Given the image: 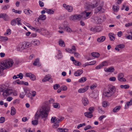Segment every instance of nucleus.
<instances>
[{"mask_svg": "<svg viewBox=\"0 0 132 132\" xmlns=\"http://www.w3.org/2000/svg\"><path fill=\"white\" fill-rule=\"evenodd\" d=\"M50 110V106L49 105H45L39 109L36 112L35 115V119L37 120L41 117L45 121L48 116V113Z\"/></svg>", "mask_w": 132, "mask_h": 132, "instance_id": "nucleus-1", "label": "nucleus"}, {"mask_svg": "<svg viewBox=\"0 0 132 132\" xmlns=\"http://www.w3.org/2000/svg\"><path fill=\"white\" fill-rule=\"evenodd\" d=\"M14 64L13 60L11 59H9L4 61L0 65V76L2 75L3 70L11 68Z\"/></svg>", "mask_w": 132, "mask_h": 132, "instance_id": "nucleus-2", "label": "nucleus"}, {"mask_svg": "<svg viewBox=\"0 0 132 132\" xmlns=\"http://www.w3.org/2000/svg\"><path fill=\"white\" fill-rule=\"evenodd\" d=\"M115 92V87L112 85H110L104 90L103 95L105 97H110L114 94Z\"/></svg>", "mask_w": 132, "mask_h": 132, "instance_id": "nucleus-3", "label": "nucleus"}, {"mask_svg": "<svg viewBox=\"0 0 132 132\" xmlns=\"http://www.w3.org/2000/svg\"><path fill=\"white\" fill-rule=\"evenodd\" d=\"M99 4V2L98 1L94 0V1L93 3L89 4L87 6H85V8L87 10L89 9L90 8H93L96 7Z\"/></svg>", "mask_w": 132, "mask_h": 132, "instance_id": "nucleus-4", "label": "nucleus"}, {"mask_svg": "<svg viewBox=\"0 0 132 132\" xmlns=\"http://www.w3.org/2000/svg\"><path fill=\"white\" fill-rule=\"evenodd\" d=\"M12 93V91L10 89H5L3 91V95L4 98L5 99L7 96L11 94Z\"/></svg>", "mask_w": 132, "mask_h": 132, "instance_id": "nucleus-5", "label": "nucleus"}, {"mask_svg": "<svg viewBox=\"0 0 132 132\" xmlns=\"http://www.w3.org/2000/svg\"><path fill=\"white\" fill-rule=\"evenodd\" d=\"M124 75L122 73H120L118 74L117 76L118 79V80L120 82H123L126 81V79L123 78Z\"/></svg>", "mask_w": 132, "mask_h": 132, "instance_id": "nucleus-6", "label": "nucleus"}, {"mask_svg": "<svg viewBox=\"0 0 132 132\" xmlns=\"http://www.w3.org/2000/svg\"><path fill=\"white\" fill-rule=\"evenodd\" d=\"M65 50L67 52L73 54L76 51V49L75 46L72 45L71 47V49L69 48H66L65 49Z\"/></svg>", "mask_w": 132, "mask_h": 132, "instance_id": "nucleus-7", "label": "nucleus"}, {"mask_svg": "<svg viewBox=\"0 0 132 132\" xmlns=\"http://www.w3.org/2000/svg\"><path fill=\"white\" fill-rule=\"evenodd\" d=\"M63 6L69 12H71L73 11V8L71 6L67 5L66 4H64L63 5Z\"/></svg>", "mask_w": 132, "mask_h": 132, "instance_id": "nucleus-8", "label": "nucleus"}, {"mask_svg": "<svg viewBox=\"0 0 132 132\" xmlns=\"http://www.w3.org/2000/svg\"><path fill=\"white\" fill-rule=\"evenodd\" d=\"M91 12H87L86 11H84L82 13V16H83L85 19H88L91 16Z\"/></svg>", "mask_w": 132, "mask_h": 132, "instance_id": "nucleus-9", "label": "nucleus"}, {"mask_svg": "<svg viewBox=\"0 0 132 132\" xmlns=\"http://www.w3.org/2000/svg\"><path fill=\"white\" fill-rule=\"evenodd\" d=\"M104 11L105 10L103 9L102 8V6H99L95 9V13H97L98 12L102 13L104 12Z\"/></svg>", "mask_w": 132, "mask_h": 132, "instance_id": "nucleus-10", "label": "nucleus"}, {"mask_svg": "<svg viewBox=\"0 0 132 132\" xmlns=\"http://www.w3.org/2000/svg\"><path fill=\"white\" fill-rule=\"evenodd\" d=\"M82 17V16L80 15H75L70 17V19L71 20H76L79 19Z\"/></svg>", "mask_w": 132, "mask_h": 132, "instance_id": "nucleus-11", "label": "nucleus"}, {"mask_svg": "<svg viewBox=\"0 0 132 132\" xmlns=\"http://www.w3.org/2000/svg\"><path fill=\"white\" fill-rule=\"evenodd\" d=\"M26 77H29L30 79L33 81L35 80H36V77L33 74L30 73H27L26 74Z\"/></svg>", "mask_w": 132, "mask_h": 132, "instance_id": "nucleus-12", "label": "nucleus"}, {"mask_svg": "<svg viewBox=\"0 0 132 132\" xmlns=\"http://www.w3.org/2000/svg\"><path fill=\"white\" fill-rule=\"evenodd\" d=\"M31 44L35 46H38L40 44V42L38 40L34 39L31 41Z\"/></svg>", "mask_w": 132, "mask_h": 132, "instance_id": "nucleus-13", "label": "nucleus"}, {"mask_svg": "<svg viewBox=\"0 0 132 132\" xmlns=\"http://www.w3.org/2000/svg\"><path fill=\"white\" fill-rule=\"evenodd\" d=\"M64 30L68 32H76V31H72L71 29L66 24H64Z\"/></svg>", "mask_w": 132, "mask_h": 132, "instance_id": "nucleus-14", "label": "nucleus"}, {"mask_svg": "<svg viewBox=\"0 0 132 132\" xmlns=\"http://www.w3.org/2000/svg\"><path fill=\"white\" fill-rule=\"evenodd\" d=\"M88 86H87L84 88H81L78 90V92L79 93H82L86 92L88 89Z\"/></svg>", "mask_w": 132, "mask_h": 132, "instance_id": "nucleus-15", "label": "nucleus"}, {"mask_svg": "<svg viewBox=\"0 0 132 132\" xmlns=\"http://www.w3.org/2000/svg\"><path fill=\"white\" fill-rule=\"evenodd\" d=\"M83 72L82 70H78L74 73V75L76 76H79L83 73Z\"/></svg>", "mask_w": 132, "mask_h": 132, "instance_id": "nucleus-16", "label": "nucleus"}, {"mask_svg": "<svg viewBox=\"0 0 132 132\" xmlns=\"http://www.w3.org/2000/svg\"><path fill=\"white\" fill-rule=\"evenodd\" d=\"M23 43H20L19 44L17 47V49L20 51H21L25 49Z\"/></svg>", "mask_w": 132, "mask_h": 132, "instance_id": "nucleus-17", "label": "nucleus"}, {"mask_svg": "<svg viewBox=\"0 0 132 132\" xmlns=\"http://www.w3.org/2000/svg\"><path fill=\"white\" fill-rule=\"evenodd\" d=\"M82 103L84 106H86L88 104L89 102L87 98L84 97L82 99Z\"/></svg>", "mask_w": 132, "mask_h": 132, "instance_id": "nucleus-18", "label": "nucleus"}, {"mask_svg": "<svg viewBox=\"0 0 132 132\" xmlns=\"http://www.w3.org/2000/svg\"><path fill=\"white\" fill-rule=\"evenodd\" d=\"M105 72H113L114 71V69L113 68L110 67L108 68H106L104 69Z\"/></svg>", "mask_w": 132, "mask_h": 132, "instance_id": "nucleus-19", "label": "nucleus"}, {"mask_svg": "<svg viewBox=\"0 0 132 132\" xmlns=\"http://www.w3.org/2000/svg\"><path fill=\"white\" fill-rule=\"evenodd\" d=\"M46 19V15L44 14L40 15L37 19V22H39V20H45Z\"/></svg>", "mask_w": 132, "mask_h": 132, "instance_id": "nucleus-20", "label": "nucleus"}, {"mask_svg": "<svg viewBox=\"0 0 132 132\" xmlns=\"http://www.w3.org/2000/svg\"><path fill=\"white\" fill-rule=\"evenodd\" d=\"M106 38L104 36H102L100 38H98L97 39V41L99 42H103Z\"/></svg>", "mask_w": 132, "mask_h": 132, "instance_id": "nucleus-21", "label": "nucleus"}, {"mask_svg": "<svg viewBox=\"0 0 132 132\" xmlns=\"http://www.w3.org/2000/svg\"><path fill=\"white\" fill-rule=\"evenodd\" d=\"M1 18H2L3 19L6 21H7L8 20V16L5 13H1Z\"/></svg>", "mask_w": 132, "mask_h": 132, "instance_id": "nucleus-22", "label": "nucleus"}, {"mask_svg": "<svg viewBox=\"0 0 132 132\" xmlns=\"http://www.w3.org/2000/svg\"><path fill=\"white\" fill-rule=\"evenodd\" d=\"M84 114L86 117L88 118H91L93 116V115L92 114V113L90 112H86L84 113Z\"/></svg>", "mask_w": 132, "mask_h": 132, "instance_id": "nucleus-23", "label": "nucleus"}, {"mask_svg": "<svg viewBox=\"0 0 132 132\" xmlns=\"http://www.w3.org/2000/svg\"><path fill=\"white\" fill-rule=\"evenodd\" d=\"M19 80L18 79L16 81V83L18 84H23L25 85L28 86V83L27 82L24 81L21 82L19 81Z\"/></svg>", "mask_w": 132, "mask_h": 132, "instance_id": "nucleus-24", "label": "nucleus"}, {"mask_svg": "<svg viewBox=\"0 0 132 132\" xmlns=\"http://www.w3.org/2000/svg\"><path fill=\"white\" fill-rule=\"evenodd\" d=\"M33 65L34 66H38L40 65L39 63V60L37 58L36 59L33 63Z\"/></svg>", "mask_w": 132, "mask_h": 132, "instance_id": "nucleus-25", "label": "nucleus"}, {"mask_svg": "<svg viewBox=\"0 0 132 132\" xmlns=\"http://www.w3.org/2000/svg\"><path fill=\"white\" fill-rule=\"evenodd\" d=\"M25 14H29L30 15L32 13V11L28 9H25L23 10Z\"/></svg>", "mask_w": 132, "mask_h": 132, "instance_id": "nucleus-26", "label": "nucleus"}, {"mask_svg": "<svg viewBox=\"0 0 132 132\" xmlns=\"http://www.w3.org/2000/svg\"><path fill=\"white\" fill-rule=\"evenodd\" d=\"M114 35L112 33H110L109 34L108 36L111 41H114L115 39V37L114 36Z\"/></svg>", "mask_w": 132, "mask_h": 132, "instance_id": "nucleus-27", "label": "nucleus"}, {"mask_svg": "<svg viewBox=\"0 0 132 132\" xmlns=\"http://www.w3.org/2000/svg\"><path fill=\"white\" fill-rule=\"evenodd\" d=\"M25 48H26L30 47L31 44L29 42H25L23 43Z\"/></svg>", "mask_w": 132, "mask_h": 132, "instance_id": "nucleus-28", "label": "nucleus"}, {"mask_svg": "<svg viewBox=\"0 0 132 132\" xmlns=\"http://www.w3.org/2000/svg\"><path fill=\"white\" fill-rule=\"evenodd\" d=\"M60 121V120L58 119L57 121L55 123H54V125L53 126V127L54 128H56L59 127Z\"/></svg>", "mask_w": 132, "mask_h": 132, "instance_id": "nucleus-29", "label": "nucleus"}, {"mask_svg": "<svg viewBox=\"0 0 132 132\" xmlns=\"http://www.w3.org/2000/svg\"><path fill=\"white\" fill-rule=\"evenodd\" d=\"M8 40V38L7 37L0 36V41L5 42L7 41Z\"/></svg>", "mask_w": 132, "mask_h": 132, "instance_id": "nucleus-30", "label": "nucleus"}, {"mask_svg": "<svg viewBox=\"0 0 132 132\" xmlns=\"http://www.w3.org/2000/svg\"><path fill=\"white\" fill-rule=\"evenodd\" d=\"M16 110L14 107H12L11 108V115L12 116L14 115L16 113Z\"/></svg>", "mask_w": 132, "mask_h": 132, "instance_id": "nucleus-31", "label": "nucleus"}, {"mask_svg": "<svg viewBox=\"0 0 132 132\" xmlns=\"http://www.w3.org/2000/svg\"><path fill=\"white\" fill-rule=\"evenodd\" d=\"M33 28H34V29H32V30L38 32H41L42 29L39 28L38 27H33Z\"/></svg>", "mask_w": 132, "mask_h": 132, "instance_id": "nucleus-32", "label": "nucleus"}, {"mask_svg": "<svg viewBox=\"0 0 132 132\" xmlns=\"http://www.w3.org/2000/svg\"><path fill=\"white\" fill-rule=\"evenodd\" d=\"M92 55L95 57H98L100 56L99 54L97 52H93L91 53Z\"/></svg>", "mask_w": 132, "mask_h": 132, "instance_id": "nucleus-33", "label": "nucleus"}, {"mask_svg": "<svg viewBox=\"0 0 132 132\" xmlns=\"http://www.w3.org/2000/svg\"><path fill=\"white\" fill-rule=\"evenodd\" d=\"M59 45L63 47L65 46V44L64 42L62 40H60L59 41Z\"/></svg>", "mask_w": 132, "mask_h": 132, "instance_id": "nucleus-34", "label": "nucleus"}, {"mask_svg": "<svg viewBox=\"0 0 132 132\" xmlns=\"http://www.w3.org/2000/svg\"><path fill=\"white\" fill-rule=\"evenodd\" d=\"M53 106L55 108L59 109L60 107V104L57 103H54L53 104Z\"/></svg>", "mask_w": 132, "mask_h": 132, "instance_id": "nucleus-35", "label": "nucleus"}, {"mask_svg": "<svg viewBox=\"0 0 132 132\" xmlns=\"http://www.w3.org/2000/svg\"><path fill=\"white\" fill-rule=\"evenodd\" d=\"M120 109V106H117L115 107L113 110V111L114 112H117Z\"/></svg>", "mask_w": 132, "mask_h": 132, "instance_id": "nucleus-36", "label": "nucleus"}, {"mask_svg": "<svg viewBox=\"0 0 132 132\" xmlns=\"http://www.w3.org/2000/svg\"><path fill=\"white\" fill-rule=\"evenodd\" d=\"M87 80V78L86 77H83L80 79L79 82H80L82 83L84 82Z\"/></svg>", "mask_w": 132, "mask_h": 132, "instance_id": "nucleus-37", "label": "nucleus"}, {"mask_svg": "<svg viewBox=\"0 0 132 132\" xmlns=\"http://www.w3.org/2000/svg\"><path fill=\"white\" fill-rule=\"evenodd\" d=\"M24 23L26 26L29 28L31 30L32 29H34L33 27L31 26V25L28 23L26 22H24Z\"/></svg>", "mask_w": 132, "mask_h": 132, "instance_id": "nucleus-38", "label": "nucleus"}, {"mask_svg": "<svg viewBox=\"0 0 132 132\" xmlns=\"http://www.w3.org/2000/svg\"><path fill=\"white\" fill-rule=\"evenodd\" d=\"M46 12L48 14H53L54 13V11L51 9L47 10Z\"/></svg>", "mask_w": 132, "mask_h": 132, "instance_id": "nucleus-39", "label": "nucleus"}, {"mask_svg": "<svg viewBox=\"0 0 132 132\" xmlns=\"http://www.w3.org/2000/svg\"><path fill=\"white\" fill-rule=\"evenodd\" d=\"M120 87L121 88L128 89L129 88V86L127 85H121Z\"/></svg>", "mask_w": 132, "mask_h": 132, "instance_id": "nucleus-40", "label": "nucleus"}, {"mask_svg": "<svg viewBox=\"0 0 132 132\" xmlns=\"http://www.w3.org/2000/svg\"><path fill=\"white\" fill-rule=\"evenodd\" d=\"M58 119H56V118L55 117H53L51 119V122L52 123H54L55 121H57Z\"/></svg>", "mask_w": 132, "mask_h": 132, "instance_id": "nucleus-41", "label": "nucleus"}, {"mask_svg": "<svg viewBox=\"0 0 132 132\" xmlns=\"http://www.w3.org/2000/svg\"><path fill=\"white\" fill-rule=\"evenodd\" d=\"M113 9L115 12H117L119 9V6L118 5L115 6L113 5Z\"/></svg>", "mask_w": 132, "mask_h": 132, "instance_id": "nucleus-42", "label": "nucleus"}, {"mask_svg": "<svg viewBox=\"0 0 132 132\" xmlns=\"http://www.w3.org/2000/svg\"><path fill=\"white\" fill-rule=\"evenodd\" d=\"M95 28L96 32H99L102 30L101 27H96Z\"/></svg>", "mask_w": 132, "mask_h": 132, "instance_id": "nucleus-43", "label": "nucleus"}, {"mask_svg": "<svg viewBox=\"0 0 132 132\" xmlns=\"http://www.w3.org/2000/svg\"><path fill=\"white\" fill-rule=\"evenodd\" d=\"M11 33V30L10 29H9L7 30L6 32L4 34V35L6 36L7 35H10Z\"/></svg>", "mask_w": 132, "mask_h": 132, "instance_id": "nucleus-44", "label": "nucleus"}, {"mask_svg": "<svg viewBox=\"0 0 132 132\" xmlns=\"http://www.w3.org/2000/svg\"><path fill=\"white\" fill-rule=\"evenodd\" d=\"M117 46L118 47L121 49H123L124 48L125 46V45L122 44L117 45Z\"/></svg>", "mask_w": 132, "mask_h": 132, "instance_id": "nucleus-45", "label": "nucleus"}, {"mask_svg": "<svg viewBox=\"0 0 132 132\" xmlns=\"http://www.w3.org/2000/svg\"><path fill=\"white\" fill-rule=\"evenodd\" d=\"M73 63L74 64L76 65L80 66L81 65L80 62L75 60L73 61Z\"/></svg>", "mask_w": 132, "mask_h": 132, "instance_id": "nucleus-46", "label": "nucleus"}, {"mask_svg": "<svg viewBox=\"0 0 132 132\" xmlns=\"http://www.w3.org/2000/svg\"><path fill=\"white\" fill-rule=\"evenodd\" d=\"M93 129V127L91 126L90 125H88L84 127V129L85 131H86L88 129Z\"/></svg>", "mask_w": 132, "mask_h": 132, "instance_id": "nucleus-47", "label": "nucleus"}, {"mask_svg": "<svg viewBox=\"0 0 132 132\" xmlns=\"http://www.w3.org/2000/svg\"><path fill=\"white\" fill-rule=\"evenodd\" d=\"M32 125H36L38 124V121L37 120H35L32 121L31 122Z\"/></svg>", "mask_w": 132, "mask_h": 132, "instance_id": "nucleus-48", "label": "nucleus"}, {"mask_svg": "<svg viewBox=\"0 0 132 132\" xmlns=\"http://www.w3.org/2000/svg\"><path fill=\"white\" fill-rule=\"evenodd\" d=\"M10 5H5L2 8V9L4 10H6L8 9L10 7Z\"/></svg>", "mask_w": 132, "mask_h": 132, "instance_id": "nucleus-49", "label": "nucleus"}, {"mask_svg": "<svg viewBox=\"0 0 132 132\" xmlns=\"http://www.w3.org/2000/svg\"><path fill=\"white\" fill-rule=\"evenodd\" d=\"M58 57L59 58H61L62 57L61 52L59 50H58V53L57 54Z\"/></svg>", "mask_w": 132, "mask_h": 132, "instance_id": "nucleus-50", "label": "nucleus"}, {"mask_svg": "<svg viewBox=\"0 0 132 132\" xmlns=\"http://www.w3.org/2000/svg\"><path fill=\"white\" fill-rule=\"evenodd\" d=\"M103 67L104 66H106L108 65V63L106 61H104L101 63Z\"/></svg>", "mask_w": 132, "mask_h": 132, "instance_id": "nucleus-51", "label": "nucleus"}, {"mask_svg": "<svg viewBox=\"0 0 132 132\" xmlns=\"http://www.w3.org/2000/svg\"><path fill=\"white\" fill-rule=\"evenodd\" d=\"M102 106L104 107H106L108 105V103L105 101H104L102 103Z\"/></svg>", "mask_w": 132, "mask_h": 132, "instance_id": "nucleus-52", "label": "nucleus"}, {"mask_svg": "<svg viewBox=\"0 0 132 132\" xmlns=\"http://www.w3.org/2000/svg\"><path fill=\"white\" fill-rule=\"evenodd\" d=\"M74 53V54L75 57H76L79 58L80 57V54L77 52H74L73 53Z\"/></svg>", "mask_w": 132, "mask_h": 132, "instance_id": "nucleus-53", "label": "nucleus"}, {"mask_svg": "<svg viewBox=\"0 0 132 132\" xmlns=\"http://www.w3.org/2000/svg\"><path fill=\"white\" fill-rule=\"evenodd\" d=\"M39 6L41 7H42L44 6V3L41 1H39Z\"/></svg>", "mask_w": 132, "mask_h": 132, "instance_id": "nucleus-54", "label": "nucleus"}, {"mask_svg": "<svg viewBox=\"0 0 132 132\" xmlns=\"http://www.w3.org/2000/svg\"><path fill=\"white\" fill-rule=\"evenodd\" d=\"M18 78H19L20 79H22L23 77V75L22 73H20L19 75H17Z\"/></svg>", "mask_w": 132, "mask_h": 132, "instance_id": "nucleus-55", "label": "nucleus"}, {"mask_svg": "<svg viewBox=\"0 0 132 132\" xmlns=\"http://www.w3.org/2000/svg\"><path fill=\"white\" fill-rule=\"evenodd\" d=\"M126 104L127 106L132 105V99H131L130 101L127 102Z\"/></svg>", "mask_w": 132, "mask_h": 132, "instance_id": "nucleus-56", "label": "nucleus"}, {"mask_svg": "<svg viewBox=\"0 0 132 132\" xmlns=\"http://www.w3.org/2000/svg\"><path fill=\"white\" fill-rule=\"evenodd\" d=\"M96 61H93L90 62L88 63V65H94L96 63Z\"/></svg>", "mask_w": 132, "mask_h": 132, "instance_id": "nucleus-57", "label": "nucleus"}, {"mask_svg": "<svg viewBox=\"0 0 132 132\" xmlns=\"http://www.w3.org/2000/svg\"><path fill=\"white\" fill-rule=\"evenodd\" d=\"M116 78L115 77H111L109 78V80L111 81H114L116 80Z\"/></svg>", "mask_w": 132, "mask_h": 132, "instance_id": "nucleus-58", "label": "nucleus"}, {"mask_svg": "<svg viewBox=\"0 0 132 132\" xmlns=\"http://www.w3.org/2000/svg\"><path fill=\"white\" fill-rule=\"evenodd\" d=\"M16 21L17 22L18 24V25H21V19L19 18H17L16 19Z\"/></svg>", "mask_w": 132, "mask_h": 132, "instance_id": "nucleus-59", "label": "nucleus"}, {"mask_svg": "<svg viewBox=\"0 0 132 132\" xmlns=\"http://www.w3.org/2000/svg\"><path fill=\"white\" fill-rule=\"evenodd\" d=\"M86 125V124L85 123H83L80 124L78 125L77 126V128L79 129L80 127H82L83 126H85Z\"/></svg>", "mask_w": 132, "mask_h": 132, "instance_id": "nucleus-60", "label": "nucleus"}, {"mask_svg": "<svg viewBox=\"0 0 132 132\" xmlns=\"http://www.w3.org/2000/svg\"><path fill=\"white\" fill-rule=\"evenodd\" d=\"M26 94L24 93V92H22L21 93L20 95V97L21 98H24Z\"/></svg>", "mask_w": 132, "mask_h": 132, "instance_id": "nucleus-61", "label": "nucleus"}, {"mask_svg": "<svg viewBox=\"0 0 132 132\" xmlns=\"http://www.w3.org/2000/svg\"><path fill=\"white\" fill-rule=\"evenodd\" d=\"M5 120V119L4 117H2L0 118V123H3Z\"/></svg>", "mask_w": 132, "mask_h": 132, "instance_id": "nucleus-62", "label": "nucleus"}, {"mask_svg": "<svg viewBox=\"0 0 132 132\" xmlns=\"http://www.w3.org/2000/svg\"><path fill=\"white\" fill-rule=\"evenodd\" d=\"M11 24L12 26H15L16 24V21L15 20H12L11 22Z\"/></svg>", "mask_w": 132, "mask_h": 132, "instance_id": "nucleus-63", "label": "nucleus"}, {"mask_svg": "<svg viewBox=\"0 0 132 132\" xmlns=\"http://www.w3.org/2000/svg\"><path fill=\"white\" fill-rule=\"evenodd\" d=\"M103 67L101 64L99 65L96 66L95 67V69H99L102 68Z\"/></svg>", "mask_w": 132, "mask_h": 132, "instance_id": "nucleus-64", "label": "nucleus"}]
</instances>
